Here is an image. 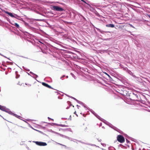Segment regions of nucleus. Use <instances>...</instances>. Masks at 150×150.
<instances>
[{"label":"nucleus","instance_id":"a211bd4d","mask_svg":"<svg viewBox=\"0 0 150 150\" xmlns=\"http://www.w3.org/2000/svg\"><path fill=\"white\" fill-rule=\"evenodd\" d=\"M59 126L62 127H67L68 126L67 125H62V124H60L58 125Z\"/></svg>","mask_w":150,"mask_h":150},{"label":"nucleus","instance_id":"09e8293b","mask_svg":"<svg viewBox=\"0 0 150 150\" xmlns=\"http://www.w3.org/2000/svg\"><path fill=\"white\" fill-rule=\"evenodd\" d=\"M17 72V71H16V73Z\"/></svg>","mask_w":150,"mask_h":150},{"label":"nucleus","instance_id":"2f4dec72","mask_svg":"<svg viewBox=\"0 0 150 150\" xmlns=\"http://www.w3.org/2000/svg\"><path fill=\"white\" fill-rule=\"evenodd\" d=\"M130 26L132 28H134V27L132 25H130Z\"/></svg>","mask_w":150,"mask_h":150},{"label":"nucleus","instance_id":"79ce46f5","mask_svg":"<svg viewBox=\"0 0 150 150\" xmlns=\"http://www.w3.org/2000/svg\"><path fill=\"white\" fill-rule=\"evenodd\" d=\"M107 74V75H108L109 76V77H110V76H109V75H108V74Z\"/></svg>","mask_w":150,"mask_h":150},{"label":"nucleus","instance_id":"dca6fc26","mask_svg":"<svg viewBox=\"0 0 150 150\" xmlns=\"http://www.w3.org/2000/svg\"><path fill=\"white\" fill-rule=\"evenodd\" d=\"M96 28V29L98 31H99V32H100L101 33H103L104 32V31H103L102 30H100V29H99L98 28Z\"/></svg>","mask_w":150,"mask_h":150},{"label":"nucleus","instance_id":"423d86ee","mask_svg":"<svg viewBox=\"0 0 150 150\" xmlns=\"http://www.w3.org/2000/svg\"><path fill=\"white\" fill-rule=\"evenodd\" d=\"M56 133L57 134H58V135H59L61 137H64L66 139H68L71 140V141H73V140H72L73 139L71 138H70L68 137L63 135V134H61L59 133H58L56 132Z\"/></svg>","mask_w":150,"mask_h":150},{"label":"nucleus","instance_id":"4468645a","mask_svg":"<svg viewBox=\"0 0 150 150\" xmlns=\"http://www.w3.org/2000/svg\"><path fill=\"white\" fill-rule=\"evenodd\" d=\"M12 25H14L17 28L19 29L21 28L20 27L19 25L16 23H14L13 24H12Z\"/></svg>","mask_w":150,"mask_h":150},{"label":"nucleus","instance_id":"72a5a7b5","mask_svg":"<svg viewBox=\"0 0 150 150\" xmlns=\"http://www.w3.org/2000/svg\"><path fill=\"white\" fill-rule=\"evenodd\" d=\"M0 55H1L2 56H3L4 57H5L2 54H1L0 53Z\"/></svg>","mask_w":150,"mask_h":150},{"label":"nucleus","instance_id":"58836bf2","mask_svg":"<svg viewBox=\"0 0 150 150\" xmlns=\"http://www.w3.org/2000/svg\"><path fill=\"white\" fill-rule=\"evenodd\" d=\"M16 78H18V76H16Z\"/></svg>","mask_w":150,"mask_h":150},{"label":"nucleus","instance_id":"4c0bfd02","mask_svg":"<svg viewBox=\"0 0 150 150\" xmlns=\"http://www.w3.org/2000/svg\"><path fill=\"white\" fill-rule=\"evenodd\" d=\"M76 111H75V112H74V114H76Z\"/></svg>","mask_w":150,"mask_h":150},{"label":"nucleus","instance_id":"f8f14e48","mask_svg":"<svg viewBox=\"0 0 150 150\" xmlns=\"http://www.w3.org/2000/svg\"><path fill=\"white\" fill-rule=\"evenodd\" d=\"M16 18L19 20H20L21 21H22L23 20V18H21L20 16H19L16 14L15 18Z\"/></svg>","mask_w":150,"mask_h":150},{"label":"nucleus","instance_id":"412c9836","mask_svg":"<svg viewBox=\"0 0 150 150\" xmlns=\"http://www.w3.org/2000/svg\"><path fill=\"white\" fill-rule=\"evenodd\" d=\"M34 20L35 21H41L42 20L41 19H35Z\"/></svg>","mask_w":150,"mask_h":150},{"label":"nucleus","instance_id":"37998d69","mask_svg":"<svg viewBox=\"0 0 150 150\" xmlns=\"http://www.w3.org/2000/svg\"><path fill=\"white\" fill-rule=\"evenodd\" d=\"M69 108V107H67V109H68Z\"/></svg>","mask_w":150,"mask_h":150},{"label":"nucleus","instance_id":"f03ea898","mask_svg":"<svg viewBox=\"0 0 150 150\" xmlns=\"http://www.w3.org/2000/svg\"><path fill=\"white\" fill-rule=\"evenodd\" d=\"M51 8L53 10L59 11H62L64 10L60 7L55 6H52Z\"/></svg>","mask_w":150,"mask_h":150},{"label":"nucleus","instance_id":"20e7f679","mask_svg":"<svg viewBox=\"0 0 150 150\" xmlns=\"http://www.w3.org/2000/svg\"><path fill=\"white\" fill-rule=\"evenodd\" d=\"M33 142L35 143L37 145L40 146H45L47 145V143L45 142L38 141H33Z\"/></svg>","mask_w":150,"mask_h":150},{"label":"nucleus","instance_id":"c85d7f7f","mask_svg":"<svg viewBox=\"0 0 150 150\" xmlns=\"http://www.w3.org/2000/svg\"><path fill=\"white\" fill-rule=\"evenodd\" d=\"M83 2H84V3L86 4H87V3H86V2L84 1V0H81Z\"/></svg>","mask_w":150,"mask_h":150},{"label":"nucleus","instance_id":"de8ad7c7","mask_svg":"<svg viewBox=\"0 0 150 150\" xmlns=\"http://www.w3.org/2000/svg\"><path fill=\"white\" fill-rule=\"evenodd\" d=\"M25 32L26 33H27V32Z\"/></svg>","mask_w":150,"mask_h":150},{"label":"nucleus","instance_id":"0eeeda50","mask_svg":"<svg viewBox=\"0 0 150 150\" xmlns=\"http://www.w3.org/2000/svg\"><path fill=\"white\" fill-rule=\"evenodd\" d=\"M125 70L126 71V72L128 73L131 76H132L133 77H136V76L133 74V73L130 70H129L127 68H125Z\"/></svg>","mask_w":150,"mask_h":150},{"label":"nucleus","instance_id":"393cba45","mask_svg":"<svg viewBox=\"0 0 150 150\" xmlns=\"http://www.w3.org/2000/svg\"><path fill=\"white\" fill-rule=\"evenodd\" d=\"M58 144H59V145H62L64 146L66 148H67V146L65 145H62V144H59V143H58Z\"/></svg>","mask_w":150,"mask_h":150},{"label":"nucleus","instance_id":"c9c22d12","mask_svg":"<svg viewBox=\"0 0 150 150\" xmlns=\"http://www.w3.org/2000/svg\"><path fill=\"white\" fill-rule=\"evenodd\" d=\"M67 103L69 104V103H71V102L70 101H68Z\"/></svg>","mask_w":150,"mask_h":150},{"label":"nucleus","instance_id":"a19ab883","mask_svg":"<svg viewBox=\"0 0 150 150\" xmlns=\"http://www.w3.org/2000/svg\"><path fill=\"white\" fill-rule=\"evenodd\" d=\"M68 76H66V78H68Z\"/></svg>","mask_w":150,"mask_h":150},{"label":"nucleus","instance_id":"6e6552de","mask_svg":"<svg viewBox=\"0 0 150 150\" xmlns=\"http://www.w3.org/2000/svg\"><path fill=\"white\" fill-rule=\"evenodd\" d=\"M5 13L8 14L9 16H10L12 18H15V14L13 13H11L9 12L8 11H5Z\"/></svg>","mask_w":150,"mask_h":150},{"label":"nucleus","instance_id":"8fccbe9b","mask_svg":"<svg viewBox=\"0 0 150 150\" xmlns=\"http://www.w3.org/2000/svg\"><path fill=\"white\" fill-rule=\"evenodd\" d=\"M4 69V70H5V69Z\"/></svg>","mask_w":150,"mask_h":150},{"label":"nucleus","instance_id":"473e14b6","mask_svg":"<svg viewBox=\"0 0 150 150\" xmlns=\"http://www.w3.org/2000/svg\"><path fill=\"white\" fill-rule=\"evenodd\" d=\"M67 96H68V97H70V98H73V97H72V96H67Z\"/></svg>","mask_w":150,"mask_h":150},{"label":"nucleus","instance_id":"f3484780","mask_svg":"<svg viewBox=\"0 0 150 150\" xmlns=\"http://www.w3.org/2000/svg\"><path fill=\"white\" fill-rule=\"evenodd\" d=\"M42 84L45 87H47L49 85H48L46 83H44V82L42 83Z\"/></svg>","mask_w":150,"mask_h":150},{"label":"nucleus","instance_id":"bb28decb","mask_svg":"<svg viewBox=\"0 0 150 150\" xmlns=\"http://www.w3.org/2000/svg\"><path fill=\"white\" fill-rule=\"evenodd\" d=\"M48 119H50V120H52V121H54V120H53V119H51V118H50V117H48Z\"/></svg>","mask_w":150,"mask_h":150},{"label":"nucleus","instance_id":"c756f323","mask_svg":"<svg viewBox=\"0 0 150 150\" xmlns=\"http://www.w3.org/2000/svg\"><path fill=\"white\" fill-rule=\"evenodd\" d=\"M126 142L127 143H128L129 142V140H128V139H126Z\"/></svg>","mask_w":150,"mask_h":150},{"label":"nucleus","instance_id":"ddd939ff","mask_svg":"<svg viewBox=\"0 0 150 150\" xmlns=\"http://www.w3.org/2000/svg\"><path fill=\"white\" fill-rule=\"evenodd\" d=\"M106 26L108 27H110L113 28L114 27L115 25L114 24H109L106 25Z\"/></svg>","mask_w":150,"mask_h":150},{"label":"nucleus","instance_id":"f257e3e1","mask_svg":"<svg viewBox=\"0 0 150 150\" xmlns=\"http://www.w3.org/2000/svg\"><path fill=\"white\" fill-rule=\"evenodd\" d=\"M91 111L93 115H94L98 119H99L100 120H101V121H103V122H104L105 124L107 125H108L110 127L113 129H114L115 130H116L118 132H119V131L120 130L119 129L117 128V127H115V126H113L110 123L108 122H107L106 120L101 118L99 116H98L97 114H96V113L94 111H93V110H91Z\"/></svg>","mask_w":150,"mask_h":150},{"label":"nucleus","instance_id":"c03bdc74","mask_svg":"<svg viewBox=\"0 0 150 150\" xmlns=\"http://www.w3.org/2000/svg\"><path fill=\"white\" fill-rule=\"evenodd\" d=\"M28 75H30V74H29V73H28Z\"/></svg>","mask_w":150,"mask_h":150},{"label":"nucleus","instance_id":"1a4fd4ad","mask_svg":"<svg viewBox=\"0 0 150 150\" xmlns=\"http://www.w3.org/2000/svg\"><path fill=\"white\" fill-rule=\"evenodd\" d=\"M73 99H74L75 100H76V102L78 103L81 104V105H82V106H83L85 108H86V107L85 106V104L83 103L82 102L80 101H79V100H77V99H76V98H74V97H73Z\"/></svg>","mask_w":150,"mask_h":150},{"label":"nucleus","instance_id":"ea45409f","mask_svg":"<svg viewBox=\"0 0 150 150\" xmlns=\"http://www.w3.org/2000/svg\"><path fill=\"white\" fill-rule=\"evenodd\" d=\"M102 128H104V127H103H103H102Z\"/></svg>","mask_w":150,"mask_h":150},{"label":"nucleus","instance_id":"2eb2a0df","mask_svg":"<svg viewBox=\"0 0 150 150\" xmlns=\"http://www.w3.org/2000/svg\"><path fill=\"white\" fill-rule=\"evenodd\" d=\"M78 141L82 144H87V145H91V146H95V145H94V144H88V143H84V142H83L82 141Z\"/></svg>","mask_w":150,"mask_h":150},{"label":"nucleus","instance_id":"7ed1b4c3","mask_svg":"<svg viewBox=\"0 0 150 150\" xmlns=\"http://www.w3.org/2000/svg\"><path fill=\"white\" fill-rule=\"evenodd\" d=\"M117 140L121 143H123L125 142V138L124 137L121 135H118L117 137Z\"/></svg>","mask_w":150,"mask_h":150},{"label":"nucleus","instance_id":"7c9ffc66","mask_svg":"<svg viewBox=\"0 0 150 150\" xmlns=\"http://www.w3.org/2000/svg\"><path fill=\"white\" fill-rule=\"evenodd\" d=\"M111 149L112 150H115V149L114 148H113V147L111 148Z\"/></svg>","mask_w":150,"mask_h":150},{"label":"nucleus","instance_id":"9b49d317","mask_svg":"<svg viewBox=\"0 0 150 150\" xmlns=\"http://www.w3.org/2000/svg\"><path fill=\"white\" fill-rule=\"evenodd\" d=\"M6 108V107L4 106H2L0 105V109L1 110L5 112Z\"/></svg>","mask_w":150,"mask_h":150},{"label":"nucleus","instance_id":"5701e85b","mask_svg":"<svg viewBox=\"0 0 150 150\" xmlns=\"http://www.w3.org/2000/svg\"><path fill=\"white\" fill-rule=\"evenodd\" d=\"M97 140H98V141L100 142H101L102 141L101 139H99V138L97 139Z\"/></svg>","mask_w":150,"mask_h":150},{"label":"nucleus","instance_id":"f704fd0d","mask_svg":"<svg viewBox=\"0 0 150 150\" xmlns=\"http://www.w3.org/2000/svg\"><path fill=\"white\" fill-rule=\"evenodd\" d=\"M147 15L149 16V17L150 18V15H148V14H147Z\"/></svg>","mask_w":150,"mask_h":150},{"label":"nucleus","instance_id":"4be33fe9","mask_svg":"<svg viewBox=\"0 0 150 150\" xmlns=\"http://www.w3.org/2000/svg\"><path fill=\"white\" fill-rule=\"evenodd\" d=\"M101 144L103 146H106V144H105L101 143Z\"/></svg>","mask_w":150,"mask_h":150},{"label":"nucleus","instance_id":"39448f33","mask_svg":"<svg viewBox=\"0 0 150 150\" xmlns=\"http://www.w3.org/2000/svg\"><path fill=\"white\" fill-rule=\"evenodd\" d=\"M5 112L8 113H9L10 114L13 115L17 118H18V117H20L19 116H18L17 115L13 113L8 109L6 108V110L5 111Z\"/></svg>","mask_w":150,"mask_h":150},{"label":"nucleus","instance_id":"cd10ccee","mask_svg":"<svg viewBox=\"0 0 150 150\" xmlns=\"http://www.w3.org/2000/svg\"><path fill=\"white\" fill-rule=\"evenodd\" d=\"M65 76V75H63L61 77V78H60V79H62V78H63V77H64Z\"/></svg>","mask_w":150,"mask_h":150},{"label":"nucleus","instance_id":"e433bc0d","mask_svg":"<svg viewBox=\"0 0 150 150\" xmlns=\"http://www.w3.org/2000/svg\"><path fill=\"white\" fill-rule=\"evenodd\" d=\"M76 106H77V107H78V108H79V105H76Z\"/></svg>","mask_w":150,"mask_h":150},{"label":"nucleus","instance_id":"a18cd8bd","mask_svg":"<svg viewBox=\"0 0 150 150\" xmlns=\"http://www.w3.org/2000/svg\"><path fill=\"white\" fill-rule=\"evenodd\" d=\"M0 116L1 117H2V116L0 115Z\"/></svg>","mask_w":150,"mask_h":150},{"label":"nucleus","instance_id":"b1692460","mask_svg":"<svg viewBox=\"0 0 150 150\" xmlns=\"http://www.w3.org/2000/svg\"><path fill=\"white\" fill-rule=\"evenodd\" d=\"M47 88H52V89H53V88H52L50 86V85H48V86L47 87Z\"/></svg>","mask_w":150,"mask_h":150},{"label":"nucleus","instance_id":"aec40b11","mask_svg":"<svg viewBox=\"0 0 150 150\" xmlns=\"http://www.w3.org/2000/svg\"><path fill=\"white\" fill-rule=\"evenodd\" d=\"M71 75H72V76L75 79H76V76H75V75L72 73H71Z\"/></svg>","mask_w":150,"mask_h":150},{"label":"nucleus","instance_id":"6ab92c4d","mask_svg":"<svg viewBox=\"0 0 150 150\" xmlns=\"http://www.w3.org/2000/svg\"><path fill=\"white\" fill-rule=\"evenodd\" d=\"M90 10L93 12H95L96 11L92 7H91L90 9Z\"/></svg>","mask_w":150,"mask_h":150},{"label":"nucleus","instance_id":"9d476101","mask_svg":"<svg viewBox=\"0 0 150 150\" xmlns=\"http://www.w3.org/2000/svg\"><path fill=\"white\" fill-rule=\"evenodd\" d=\"M30 73L31 74H32L33 76H32V77L33 78H35V80H36V78H37V77H38V76L36 74L33 73L31 71H30Z\"/></svg>","mask_w":150,"mask_h":150},{"label":"nucleus","instance_id":"49530a36","mask_svg":"<svg viewBox=\"0 0 150 150\" xmlns=\"http://www.w3.org/2000/svg\"><path fill=\"white\" fill-rule=\"evenodd\" d=\"M76 115L77 116H78V115H77L76 114Z\"/></svg>","mask_w":150,"mask_h":150},{"label":"nucleus","instance_id":"a878e982","mask_svg":"<svg viewBox=\"0 0 150 150\" xmlns=\"http://www.w3.org/2000/svg\"><path fill=\"white\" fill-rule=\"evenodd\" d=\"M23 67L24 68V69H25L27 70L28 71H29L30 70L29 69H27L26 68H25L24 67Z\"/></svg>","mask_w":150,"mask_h":150}]
</instances>
